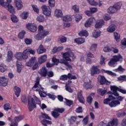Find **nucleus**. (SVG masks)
Returning <instances> with one entry per match:
<instances>
[{"label": "nucleus", "instance_id": "obj_1", "mask_svg": "<svg viewBox=\"0 0 126 126\" xmlns=\"http://www.w3.org/2000/svg\"><path fill=\"white\" fill-rule=\"evenodd\" d=\"M39 80H40V79L39 78H37L36 83L32 88L33 90L34 91H38L40 97H43L44 98L47 95L50 99L55 100V99H56V96L55 95L51 94H47L46 92H44V88H42V86L39 84Z\"/></svg>", "mask_w": 126, "mask_h": 126}, {"label": "nucleus", "instance_id": "obj_2", "mask_svg": "<svg viewBox=\"0 0 126 126\" xmlns=\"http://www.w3.org/2000/svg\"><path fill=\"white\" fill-rule=\"evenodd\" d=\"M121 7H122V3L117 2L113 6H110L107 9V12L109 14L117 13L121 9Z\"/></svg>", "mask_w": 126, "mask_h": 126}, {"label": "nucleus", "instance_id": "obj_3", "mask_svg": "<svg viewBox=\"0 0 126 126\" xmlns=\"http://www.w3.org/2000/svg\"><path fill=\"white\" fill-rule=\"evenodd\" d=\"M52 62L54 63V64H56V65H58L59 63H64V64L67 66L66 68L67 70H71V69H72V66L68 64L67 62L64 61V60H61L60 61L59 59H57L56 57H54L52 58Z\"/></svg>", "mask_w": 126, "mask_h": 126}, {"label": "nucleus", "instance_id": "obj_4", "mask_svg": "<svg viewBox=\"0 0 126 126\" xmlns=\"http://www.w3.org/2000/svg\"><path fill=\"white\" fill-rule=\"evenodd\" d=\"M110 89L111 91H113L114 96H119V93H118V92L117 91H119L123 94H126V90L121 87L119 88L116 86H111Z\"/></svg>", "mask_w": 126, "mask_h": 126}, {"label": "nucleus", "instance_id": "obj_5", "mask_svg": "<svg viewBox=\"0 0 126 126\" xmlns=\"http://www.w3.org/2000/svg\"><path fill=\"white\" fill-rule=\"evenodd\" d=\"M117 100H112L109 103V106L111 108H115V107H117V106H119L121 105V102L124 100V97L122 96H116Z\"/></svg>", "mask_w": 126, "mask_h": 126}, {"label": "nucleus", "instance_id": "obj_6", "mask_svg": "<svg viewBox=\"0 0 126 126\" xmlns=\"http://www.w3.org/2000/svg\"><path fill=\"white\" fill-rule=\"evenodd\" d=\"M41 8L42 10L43 14L47 17H50L52 15V9L50 8V6L43 5L41 6Z\"/></svg>", "mask_w": 126, "mask_h": 126}, {"label": "nucleus", "instance_id": "obj_7", "mask_svg": "<svg viewBox=\"0 0 126 126\" xmlns=\"http://www.w3.org/2000/svg\"><path fill=\"white\" fill-rule=\"evenodd\" d=\"M14 57L15 59H16L17 61H19V62H22V61H25V60H27V59H28V56L24 53V51H23V53H16L14 55Z\"/></svg>", "mask_w": 126, "mask_h": 126}, {"label": "nucleus", "instance_id": "obj_8", "mask_svg": "<svg viewBox=\"0 0 126 126\" xmlns=\"http://www.w3.org/2000/svg\"><path fill=\"white\" fill-rule=\"evenodd\" d=\"M111 25H110L106 29V31L108 33H114L116 30L117 29V21H111Z\"/></svg>", "mask_w": 126, "mask_h": 126}, {"label": "nucleus", "instance_id": "obj_9", "mask_svg": "<svg viewBox=\"0 0 126 126\" xmlns=\"http://www.w3.org/2000/svg\"><path fill=\"white\" fill-rule=\"evenodd\" d=\"M28 108L30 111V112L33 111V109L34 108H36V104H35V102H34V99L33 98L31 97L30 96H28Z\"/></svg>", "mask_w": 126, "mask_h": 126}, {"label": "nucleus", "instance_id": "obj_10", "mask_svg": "<svg viewBox=\"0 0 126 126\" xmlns=\"http://www.w3.org/2000/svg\"><path fill=\"white\" fill-rule=\"evenodd\" d=\"M97 80L101 85L105 84V83L107 85H110V84H111V82L107 81V80H106V78L104 76H102L100 75H98L97 77Z\"/></svg>", "mask_w": 126, "mask_h": 126}, {"label": "nucleus", "instance_id": "obj_11", "mask_svg": "<svg viewBox=\"0 0 126 126\" xmlns=\"http://www.w3.org/2000/svg\"><path fill=\"white\" fill-rule=\"evenodd\" d=\"M101 73L100 69L97 66H93L90 69L91 75L92 76L95 74H99Z\"/></svg>", "mask_w": 126, "mask_h": 126}, {"label": "nucleus", "instance_id": "obj_12", "mask_svg": "<svg viewBox=\"0 0 126 126\" xmlns=\"http://www.w3.org/2000/svg\"><path fill=\"white\" fill-rule=\"evenodd\" d=\"M107 94H108L109 95V98L105 99L104 100L103 103L105 105H109V106H110L109 104L110 103H111L110 101H111V100H115L116 98L112 95H113V93H112V92H108L107 93Z\"/></svg>", "mask_w": 126, "mask_h": 126}, {"label": "nucleus", "instance_id": "obj_13", "mask_svg": "<svg viewBox=\"0 0 126 126\" xmlns=\"http://www.w3.org/2000/svg\"><path fill=\"white\" fill-rule=\"evenodd\" d=\"M14 3L18 10L22 9L23 7V3L21 0H14Z\"/></svg>", "mask_w": 126, "mask_h": 126}, {"label": "nucleus", "instance_id": "obj_14", "mask_svg": "<svg viewBox=\"0 0 126 126\" xmlns=\"http://www.w3.org/2000/svg\"><path fill=\"white\" fill-rule=\"evenodd\" d=\"M26 27L31 32H34L37 31V26L35 24H28Z\"/></svg>", "mask_w": 126, "mask_h": 126}, {"label": "nucleus", "instance_id": "obj_15", "mask_svg": "<svg viewBox=\"0 0 126 126\" xmlns=\"http://www.w3.org/2000/svg\"><path fill=\"white\" fill-rule=\"evenodd\" d=\"M95 22V18L94 17H91L88 19L84 24V26L85 27L87 28L88 27H91V25Z\"/></svg>", "mask_w": 126, "mask_h": 126}, {"label": "nucleus", "instance_id": "obj_16", "mask_svg": "<svg viewBox=\"0 0 126 126\" xmlns=\"http://www.w3.org/2000/svg\"><path fill=\"white\" fill-rule=\"evenodd\" d=\"M104 25H105V21L102 19L98 20L96 22L95 28L96 29H100V28H102Z\"/></svg>", "mask_w": 126, "mask_h": 126}, {"label": "nucleus", "instance_id": "obj_17", "mask_svg": "<svg viewBox=\"0 0 126 126\" xmlns=\"http://www.w3.org/2000/svg\"><path fill=\"white\" fill-rule=\"evenodd\" d=\"M12 2V0H0V5L6 8L7 4H10Z\"/></svg>", "mask_w": 126, "mask_h": 126}, {"label": "nucleus", "instance_id": "obj_18", "mask_svg": "<svg viewBox=\"0 0 126 126\" xmlns=\"http://www.w3.org/2000/svg\"><path fill=\"white\" fill-rule=\"evenodd\" d=\"M24 52V54H25V55H27L28 57V56H29L30 54L31 55H35V53H36V50L32 49L30 47H28L26 50H25Z\"/></svg>", "mask_w": 126, "mask_h": 126}, {"label": "nucleus", "instance_id": "obj_19", "mask_svg": "<svg viewBox=\"0 0 126 126\" xmlns=\"http://www.w3.org/2000/svg\"><path fill=\"white\" fill-rule=\"evenodd\" d=\"M8 80L4 76L0 77V86H6L7 85Z\"/></svg>", "mask_w": 126, "mask_h": 126}, {"label": "nucleus", "instance_id": "obj_20", "mask_svg": "<svg viewBox=\"0 0 126 126\" xmlns=\"http://www.w3.org/2000/svg\"><path fill=\"white\" fill-rule=\"evenodd\" d=\"M47 72L48 71L46 67H42V68L38 71V73H39L41 76H43V77L47 76Z\"/></svg>", "mask_w": 126, "mask_h": 126}, {"label": "nucleus", "instance_id": "obj_21", "mask_svg": "<svg viewBox=\"0 0 126 126\" xmlns=\"http://www.w3.org/2000/svg\"><path fill=\"white\" fill-rule=\"evenodd\" d=\"M35 62H36V58L32 57L26 63V65L29 66V67H31V66H33Z\"/></svg>", "mask_w": 126, "mask_h": 126}, {"label": "nucleus", "instance_id": "obj_22", "mask_svg": "<svg viewBox=\"0 0 126 126\" xmlns=\"http://www.w3.org/2000/svg\"><path fill=\"white\" fill-rule=\"evenodd\" d=\"M38 60L39 63L42 64V63H46V62H47V60H48V58L47 57V55L44 54L40 56L38 59Z\"/></svg>", "mask_w": 126, "mask_h": 126}, {"label": "nucleus", "instance_id": "obj_23", "mask_svg": "<svg viewBox=\"0 0 126 126\" xmlns=\"http://www.w3.org/2000/svg\"><path fill=\"white\" fill-rule=\"evenodd\" d=\"M34 100L36 102V104H38V105H39L42 110H44V109H47V105H46V104L44 103H42V104H41V101H40V100H39V99L37 97L35 96L34 97Z\"/></svg>", "mask_w": 126, "mask_h": 126}, {"label": "nucleus", "instance_id": "obj_24", "mask_svg": "<svg viewBox=\"0 0 126 126\" xmlns=\"http://www.w3.org/2000/svg\"><path fill=\"white\" fill-rule=\"evenodd\" d=\"M118 126V119L117 118H113L111 119V121H110L107 126Z\"/></svg>", "mask_w": 126, "mask_h": 126}, {"label": "nucleus", "instance_id": "obj_25", "mask_svg": "<svg viewBox=\"0 0 126 126\" xmlns=\"http://www.w3.org/2000/svg\"><path fill=\"white\" fill-rule=\"evenodd\" d=\"M63 11L61 9H56L54 12V16L58 18L63 17Z\"/></svg>", "mask_w": 126, "mask_h": 126}, {"label": "nucleus", "instance_id": "obj_26", "mask_svg": "<svg viewBox=\"0 0 126 126\" xmlns=\"http://www.w3.org/2000/svg\"><path fill=\"white\" fill-rule=\"evenodd\" d=\"M63 58L67 62H71V59H70V52L64 53L63 54Z\"/></svg>", "mask_w": 126, "mask_h": 126}, {"label": "nucleus", "instance_id": "obj_27", "mask_svg": "<svg viewBox=\"0 0 126 126\" xmlns=\"http://www.w3.org/2000/svg\"><path fill=\"white\" fill-rule=\"evenodd\" d=\"M47 50L45 48H44V46L42 44L40 45L38 47L37 52V54L39 55H41L42 54H44V53H46Z\"/></svg>", "mask_w": 126, "mask_h": 126}, {"label": "nucleus", "instance_id": "obj_28", "mask_svg": "<svg viewBox=\"0 0 126 126\" xmlns=\"http://www.w3.org/2000/svg\"><path fill=\"white\" fill-rule=\"evenodd\" d=\"M47 35H48V32H46L45 33H39V32H38L37 34L35 35L34 38L36 40H42V38H44V37H46Z\"/></svg>", "mask_w": 126, "mask_h": 126}, {"label": "nucleus", "instance_id": "obj_29", "mask_svg": "<svg viewBox=\"0 0 126 126\" xmlns=\"http://www.w3.org/2000/svg\"><path fill=\"white\" fill-rule=\"evenodd\" d=\"M126 115V111L125 109H121L119 110L118 113H117V116L118 118H122L123 117H125Z\"/></svg>", "mask_w": 126, "mask_h": 126}, {"label": "nucleus", "instance_id": "obj_30", "mask_svg": "<svg viewBox=\"0 0 126 126\" xmlns=\"http://www.w3.org/2000/svg\"><path fill=\"white\" fill-rule=\"evenodd\" d=\"M13 56V54L11 51H8L6 60V62H11V61H12Z\"/></svg>", "mask_w": 126, "mask_h": 126}, {"label": "nucleus", "instance_id": "obj_31", "mask_svg": "<svg viewBox=\"0 0 126 126\" xmlns=\"http://www.w3.org/2000/svg\"><path fill=\"white\" fill-rule=\"evenodd\" d=\"M116 62H123V57L121 56L120 54H118V55L114 56L112 58Z\"/></svg>", "mask_w": 126, "mask_h": 126}, {"label": "nucleus", "instance_id": "obj_32", "mask_svg": "<svg viewBox=\"0 0 126 126\" xmlns=\"http://www.w3.org/2000/svg\"><path fill=\"white\" fill-rule=\"evenodd\" d=\"M113 37L114 40H115L116 42H119L120 41H121V34H120V33H118L117 32H114Z\"/></svg>", "mask_w": 126, "mask_h": 126}, {"label": "nucleus", "instance_id": "obj_33", "mask_svg": "<svg viewBox=\"0 0 126 126\" xmlns=\"http://www.w3.org/2000/svg\"><path fill=\"white\" fill-rule=\"evenodd\" d=\"M7 10L10 12V13H12L13 14L15 13V10H14V7L12 6V5H10L9 4H7Z\"/></svg>", "mask_w": 126, "mask_h": 126}, {"label": "nucleus", "instance_id": "obj_34", "mask_svg": "<svg viewBox=\"0 0 126 126\" xmlns=\"http://www.w3.org/2000/svg\"><path fill=\"white\" fill-rule=\"evenodd\" d=\"M38 33H39V34H45V33H46V32H47V35L49 34V31H46V30L44 31V28H43V26H41V25L38 26Z\"/></svg>", "mask_w": 126, "mask_h": 126}, {"label": "nucleus", "instance_id": "obj_35", "mask_svg": "<svg viewBox=\"0 0 126 126\" xmlns=\"http://www.w3.org/2000/svg\"><path fill=\"white\" fill-rule=\"evenodd\" d=\"M17 65V72L20 73L21 72V70L24 67V66L22 65L21 63H19L18 61H17L16 63Z\"/></svg>", "mask_w": 126, "mask_h": 126}, {"label": "nucleus", "instance_id": "obj_36", "mask_svg": "<svg viewBox=\"0 0 126 126\" xmlns=\"http://www.w3.org/2000/svg\"><path fill=\"white\" fill-rule=\"evenodd\" d=\"M101 36V31H94L93 32V38H95V39L97 38H99Z\"/></svg>", "mask_w": 126, "mask_h": 126}, {"label": "nucleus", "instance_id": "obj_37", "mask_svg": "<svg viewBox=\"0 0 126 126\" xmlns=\"http://www.w3.org/2000/svg\"><path fill=\"white\" fill-rule=\"evenodd\" d=\"M83 86L85 89H91V88L93 87L92 85H91V82H90V80L88 82H85L83 84Z\"/></svg>", "mask_w": 126, "mask_h": 126}, {"label": "nucleus", "instance_id": "obj_38", "mask_svg": "<svg viewBox=\"0 0 126 126\" xmlns=\"http://www.w3.org/2000/svg\"><path fill=\"white\" fill-rule=\"evenodd\" d=\"M28 16H29V13L28 12H23L20 15L21 18L24 20H26L28 18Z\"/></svg>", "mask_w": 126, "mask_h": 126}, {"label": "nucleus", "instance_id": "obj_39", "mask_svg": "<svg viewBox=\"0 0 126 126\" xmlns=\"http://www.w3.org/2000/svg\"><path fill=\"white\" fill-rule=\"evenodd\" d=\"M14 91L17 97H19L20 95V92H21V90L20 89V88L18 87H15L14 88Z\"/></svg>", "mask_w": 126, "mask_h": 126}, {"label": "nucleus", "instance_id": "obj_40", "mask_svg": "<svg viewBox=\"0 0 126 126\" xmlns=\"http://www.w3.org/2000/svg\"><path fill=\"white\" fill-rule=\"evenodd\" d=\"M66 40H67L66 37L63 36L58 38V42L60 44H63V43H65V42H66Z\"/></svg>", "mask_w": 126, "mask_h": 126}, {"label": "nucleus", "instance_id": "obj_41", "mask_svg": "<svg viewBox=\"0 0 126 126\" xmlns=\"http://www.w3.org/2000/svg\"><path fill=\"white\" fill-rule=\"evenodd\" d=\"M108 65L111 67H115V66L117 65V62H115L113 58H111L110 62L108 63Z\"/></svg>", "mask_w": 126, "mask_h": 126}, {"label": "nucleus", "instance_id": "obj_42", "mask_svg": "<svg viewBox=\"0 0 126 126\" xmlns=\"http://www.w3.org/2000/svg\"><path fill=\"white\" fill-rule=\"evenodd\" d=\"M74 42L76 44H83L85 42V39L82 38H76L74 39Z\"/></svg>", "mask_w": 126, "mask_h": 126}, {"label": "nucleus", "instance_id": "obj_43", "mask_svg": "<svg viewBox=\"0 0 126 126\" xmlns=\"http://www.w3.org/2000/svg\"><path fill=\"white\" fill-rule=\"evenodd\" d=\"M101 71L102 72H104V73H107L108 75H111L112 76H116V73L112 72V71L110 70H105L104 69H101Z\"/></svg>", "mask_w": 126, "mask_h": 126}, {"label": "nucleus", "instance_id": "obj_44", "mask_svg": "<svg viewBox=\"0 0 126 126\" xmlns=\"http://www.w3.org/2000/svg\"><path fill=\"white\" fill-rule=\"evenodd\" d=\"M89 35V34L86 30H82L79 33V35L81 36H85V37H87Z\"/></svg>", "mask_w": 126, "mask_h": 126}, {"label": "nucleus", "instance_id": "obj_45", "mask_svg": "<svg viewBox=\"0 0 126 126\" xmlns=\"http://www.w3.org/2000/svg\"><path fill=\"white\" fill-rule=\"evenodd\" d=\"M97 93L101 96H104L106 93H107V90H103L102 89H99L97 90Z\"/></svg>", "mask_w": 126, "mask_h": 126}, {"label": "nucleus", "instance_id": "obj_46", "mask_svg": "<svg viewBox=\"0 0 126 126\" xmlns=\"http://www.w3.org/2000/svg\"><path fill=\"white\" fill-rule=\"evenodd\" d=\"M32 10H33L34 12H36V13H37V14H39L40 12V10H39V7H38L37 5L32 4Z\"/></svg>", "mask_w": 126, "mask_h": 126}, {"label": "nucleus", "instance_id": "obj_47", "mask_svg": "<svg viewBox=\"0 0 126 126\" xmlns=\"http://www.w3.org/2000/svg\"><path fill=\"white\" fill-rule=\"evenodd\" d=\"M87 1L91 5H93L94 6H96V5H98V2L95 1V0H87Z\"/></svg>", "mask_w": 126, "mask_h": 126}, {"label": "nucleus", "instance_id": "obj_48", "mask_svg": "<svg viewBox=\"0 0 126 126\" xmlns=\"http://www.w3.org/2000/svg\"><path fill=\"white\" fill-rule=\"evenodd\" d=\"M71 9L74 11V12H79V6L77 4H75L71 7Z\"/></svg>", "mask_w": 126, "mask_h": 126}, {"label": "nucleus", "instance_id": "obj_49", "mask_svg": "<svg viewBox=\"0 0 126 126\" xmlns=\"http://www.w3.org/2000/svg\"><path fill=\"white\" fill-rule=\"evenodd\" d=\"M112 50V48H110L108 45H106L103 49V51L105 53H109V52H111Z\"/></svg>", "mask_w": 126, "mask_h": 126}, {"label": "nucleus", "instance_id": "obj_50", "mask_svg": "<svg viewBox=\"0 0 126 126\" xmlns=\"http://www.w3.org/2000/svg\"><path fill=\"white\" fill-rule=\"evenodd\" d=\"M42 125L44 126H47V125H52V122L48 121L47 120H43L41 121Z\"/></svg>", "mask_w": 126, "mask_h": 126}, {"label": "nucleus", "instance_id": "obj_51", "mask_svg": "<svg viewBox=\"0 0 126 126\" xmlns=\"http://www.w3.org/2000/svg\"><path fill=\"white\" fill-rule=\"evenodd\" d=\"M37 21L38 22H44L45 21V17L43 15H39L37 18Z\"/></svg>", "mask_w": 126, "mask_h": 126}, {"label": "nucleus", "instance_id": "obj_52", "mask_svg": "<svg viewBox=\"0 0 126 126\" xmlns=\"http://www.w3.org/2000/svg\"><path fill=\"white\" fill-rule=\"evenodd\" d=\"M56 3V1L55 0H49L48 4L50 7H54Z\"/></svg>", "mask_w": 126, "mask_h": 126}, {"label": "nucleus", "instance_id": "obj_53", "mask_svg": "<svg viewBox=\"0 0 126 126\" xmlns=\"http://www.w3.org/2000/svg\"><path fill=\"white\" fill-rule=\"evenodd\" d=\"M11 19L12 22H14V23H16L17 22H18V19L17 18V17H16V16L14 15L11 16Z\"/></svg>", "mask_w": 126, "mask_h": 126}, {"label": "nucleus", "instance_id": "obj_54", "mask_svg": "<svg viewBox=\"0 0 126 126\" xmlns=\"http://www.w3.org/2000/svg\"><path fill=\"white\" fill-rule=\"evenodd\" d=\"M81 19H82V15L78 14L76 15L75 21H76V22H79Z\"/></svg>", "mask_w": 126, "mask_h": 126}, {"label": "nucleus", "instance_id": "obj_55", "mask_svg": "<svg viewBox=\"0 0 126 126\" xmlns=\"http://www.w3.org/2000/svg\"><path fill=\"white\" fill-rule=\"evenodd\" d=\"M24 117L23 116H20L15 117V123H18L20 122L22 120H23Z\"/></svg>", "mask_w": 126, "mask_h": 126}, {"label": "nucleus", "instance_id": "obj_56", "mask_svg": "<svg viewBox=\"0 0 126 126\" xmlns=\"http://www.w3.org/2000/svg\"><path fill=\"white\" fill-rule=\"evenodd\" d=\"M100 63L101 65H105L106 62H105V58L103 55L100 56Z\"/></svg>", "mask_w": 126, "mask_h": 126}, {"label": "nucleus", "instance_id": "obj_57", "mask_svg": "<svg viewBox=\"0 0 126 126\" xmlns=\"http://www.w3.org/2000/svg\"><path fill=\"white\" fill-rule=\"evenodd\" d=\"M96 49H97V44L96 43L92 44L90 48V50L92 52H95Z\"/></svg>", "mask_w": 126, "mask_h": 126}, {"label": "nucleus", "instance_id": "obj_58", "mask_svg": "<svg viewBox=\"0 0 126 126\" xmlns=\"http://www.w3.org/2000/svg\"><path fill=\"white\" fill-rule=\"evenodd\" d=\"M25 35V31H23L19 33L18 38H19L20 39H23V38H24Z\"/></svg>", "mask_w": 126, "mask_h": 126}, {"label": "nucleus", "instance_id": "obj_59", "mask_svg": "<svg viewBox=\"0 0 126 126\" xmlns=\"http://www.w3.org/2000/svg\"><path fill=\"white\" fill-rule=\"evenodd\" d=\"M88 116H87L83 119L82 122L84 126H86L88 124Z\"/></svg>", "mask_w": 126, "mask_h": 126}, {"label": "nucleus", "instance_id": "obj_60", "mask_svg": "<svg viewBox=\"0 0 126 126\" xmlns=\"http://www.w3.org/2000/svg\"><path fill=\"white\" fill-rule=\"evenodd\" d=\"M90 10L91 11L92 14H93V13H96V12L98 11V9L96 7H91L90 8Z\"/></svg>", "mask_w": 126, "mask_h": 126}, {"label": "nucleus", "instance_id": "obj_61", "mask_svg": "<svg viewBox=\"0 0 126 126\" xmlns=\"http://www.w3.org/2000/svg\"><path fill=\"white\" fill-rule=\"evenodd\" d=\"M103 18L105 20V21H108V20H110V19H111V17H110V15L107 14H105L103 15Z\"/></svg>", "mask_w": 126, "mask_h": 126}, {"label": "nucleus", "instance_id": "obj_62", "mask_svg": "<svg viewBox=\"0 0 126 126\" xmlns=\"http://www.w3.org/2000/svg\"><path fill=\"white\" fill-rule=\"evenodd\" d=\"M6 70V68L5 66L3 64H0V72H4Z\"/></svg>", "mask_w": 126, "mask_h": 126}, {"label": "nucleus", "instance_id": "obj_63", "mask_svg": "<svg viewBox=\"0 0 126 126\" xmlns=\"http://www.w3.org/2000/svg\"><path fill=\"white\" fill-rule=\"evenodd\" d=\"M68 79H76V76L70 74V73H68Z\"/></svg>", "mask_w": 126, "mask_h": 126}, {"label": "nucleus", "instance_id": "obj_64", "mask_svg": "<svg viewBox=\"0 0 126 126\" xmlns=\"http://www.w3.org/2000/svg\"><path fill=\"white\" fill-rule=\"evenodd\" d=\"M121 45H122V46H124V47H126V38H124L121 41Z\"/></svg>", "mask_w": 126, "mask_h": 126}]
</instances>
